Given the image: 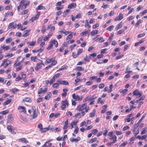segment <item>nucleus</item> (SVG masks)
<instances>
[{"label": "nucleus", "mask_w": 147, "mask_h": 147, "mask_svg": "<svg viewBox=\"0 0 147 147\" xmlns=\"http://www.w3.org/2000/svg\"><path fill=\"white\" fill-rule=\"evenodd\" d=\"M7 128L8 131L11 134H16V130L11 125H7Z\"/></svg>", "instance_id": "nucleus-1"}, {"label": "nucleus", "mask_w": 147, "mask_h": 147, "mask_svg": "<svg viewBox=\"0 0 147 147\" xmlns=\"http://www.w3.org/2000/svg\"><path fill=\"white\" fill-rule=\"evenodd\" d=\"M87 105L86 103H84L82 105H79L78 106L76 110L79 111H82L84 109L87 108Z\"/></svg>", "instance_id": "nucleus-2"}, {"label": "nucleus", "mask_w": 147, "mask_h": 147, "mask_svg": "<svg viewBox=\"0 0 147 147\" xmlns=\"http://www.w3.org/2000/svg\"><path fill=\"white\" fill-rule=\"evenodd\" d=\"M61 104L60 107L63 110L65 108L66 106H68L69 104L68 101L67 99L65 100L64 101L62 100L61 101Z\"/></svg>", "instance_id": "nucleus-3"}, {"label": "nucleus", "mask_w": 147, "mask_h": 147, "mask_svg": "<svg viewBox=\"0 0 147 147\" xmlns=\"http://www.w3.org/2000/svg\"><path fill=\"white\" fill-rule=\"evenodd\" d=\"M139 127L137 125H135L134 128L133 130V132L134 134V136H136L139 133Z\"/></svg>", "instance_id": "nucleus-4"}, {"label": "nucleus", "mask_w": 147, "mask_h": 147, "mask_svg": "<svg viewBox=\"0 0 147 147\" xmlns=\"http://www.w3.org/2000/svg\"><path fill=\"white\" fill-rule=\"evenodd\" d=\"M42 65L45 66L42 61L40 63H37L35 67L34 68L35 69L36 71H38L39 69L41 68L42 67Z\"/></svg>", "instance_id": "nucleus-5"}, {"label": "nucleus", "mask_w": 147, "mask_h": 147, "mask_svg": "<svg viewBox=\"0 0 147 147\" xmlns=\"http://www.w3.org/2000/svg\"><path fill=\"white\" fill-rule=\"evenodd\" d=\"M72 96L73 99H75L77 101L81 100L82 98V96L80 97L78 95L76 96L75 93L73 94L72 95Z\"/></svg>", "instance_id": "nucleus-6"}, {"label": "nucleus", "mask_w": 147, "mask_h": 147, "mask_svg": "<svg viewBox=\"0 0 147 147\" xmlns=\"http://www.w3.org/2000/svg\"><path fill=\"white\" fill-rule=\"evenodd\" d=\"M32 108L33 111L32 114L33 119H34L37 116V112L36 111L35 107L33 106L32 107Z\"/></svg>", "instance_id": "nucleus-7"}, {"label": "nucleus", "mask_w": 147, "mask_h": 147, "mask_svg": "<svg viewBox=\"0 0 147 147\" xmlns=\"http://www.w3.org/2000/svg\"><path fill=\"white\" fill-rule=\"evenodd\" d=\"M133 94L134 95L138 97H140L142 94L138 90H136L133 92Z\"/></svg>", "instance_id": "nucleus-8"}, {"label": "nucleus", "mask_w": 147, "mask_h": 147, "mask_svg": "<svg viewBox=\"0 0 147 147\" xmlns=\"http://www.w3.org/2000/svg\"><path fill=\"white\" fill-rule=\"evenodd\" d=\"M16 27V24L14 22L10 23L8 26V29H10L11 28L15 29Z\"/></svg>", "instance_id": "nucleus-9"}, {"label": "nucleus", "mask_w": 147, "mask_h": 147, "mask_svg": "<svg viewBox=\"0 0 147 147\" xmlns=\"http://www.w3.org/2000/svg\"><path fill=\"white\" fill-rule=\"evenodd\" d=\"M20 112H23L26 113V111L25 107L22 106H20L18 108Z\"/></svg>", "instance_id": "nucleus-10"}, {"label": "nucleus", "mask_w": 147, "mask_h": 147, "mask_svg": "<svg viewBox=\"0 0 147 147\" xmlns=\"http://www.w3.org/2000/svg\"><path fill=\"white\" fill-rule=\"evenodd\" d=\"M39 15V13H37L34 16L32 17L30 19V21L32 22L35 20H37L38 19Z\"/></svg>", "instance_id": "nucleus-11"}, {"label": "nucleus", "mask_w": 147, "mask_h": 147, "mask_svg": "<svg viewBox=\"0 0 147 147\" xmlns=\"http://www.w3.org/2000/svg\"><path fill=\"white\" fill-rule=\"evenodd\" d=\"M123 18V15L121 13H120L119 14L118 16L116 17L114 19V21H117L118 20H120Z\"/></svg>", "instance_id": "nucleus-12"}, {"label": "nucleus", "mask_w": 147, "mask_h": 147, "mask_svg": "<svg viewBox=\"0 0 147 147\" xmlns=\"http://www.w3.org/2000/svg\"><path fill=\"white\" fill-rule=\"evenodd\" d=\"M47 88H45L44 89L42 88H40L38 92V94H40L42 93H44V92H47Z\"/></svg>", "instance_id": "nucleus-13"}, {"label": "nucleus", "mask_w": 147, "mask_h": 147, "mask_svg": "<svg viewBox=\"0 0 147 147\" xmlns=\"http://www.w3.org/2000/svg\"><path fill=\"white\" fill-rule=\"evenodd\" d=\"M57 82L59 84H62L64 85H67L69 84V83L68 82L65 81V80H57Z\"/></svg>", "instance_id": "nucleus-14"}, {"label": "nucleus", "mask_w": 147, "mask_h": 147, "mask_svg": "<svg viewBox=\"0 0 147 147\" xmlns=\"http://www.w3.org/2000/svg\"><path fill=\"white\" fill-rule=\"evenodd\" d=\"M50 127L49 126L47 127L42 128L40 130L41 133H44L50 129Z\"/></svg>", "instance_id": "nucleus-15"}, {"label": "nucleus", "mask_w": 147, "mask_h": 147, "mask_svg": "<svg viewBox=\"0 0 147 147\" xmlns=\"http://www.w3.org/2000/svg\"><path fill=\"white\" fill-rule=\"evenodd\" d=\"M109 139L113 140V143H115L117 142V137L115 135H113V136L110 137Z\"/></svg>", "instance_id": "nucleus-16"}, {"label": "nucleus", "mask_w": 147, "mask_h": 147, "mask_svg": "<svg viewBox=\"0 0 147 147\" xmlns=\"http://www.w3.org/2000/svg\"><path fill=\"white\" fill-rule=\"evenodd\" d=\"M147 136L146 135H144L142 136H138L137 138L139 139H141V140H143L144 139H145V141H146L147 140L146 138H147Z\"/></svg>", "instance_id": "nucleus-17"}, {"label": "nucleus", "mask_w": 147, "mask_h": 147, "mask_svg": "<svg viewBox=\"0 0 147 147\" xmlns=\"http://www.w3.org/2000/svg\"><path fill=\"white\" fill-rule=\"evenodd\" d=\"M76 5L75 3H72L69 4L68 6V8H74L76 7Z\"/></svg>", "instance_id": "nucleus-18"}, {"label": "nucleus", "mask_w": 147, "mask_h": 147, "mask_svg": "<svg viewBox=\"0 0 147 147\" xmlns=\"http://www.w3.org/2000/svg\"><path fill=\"white\" fill-rule=\"evenodd\" d=\"M80 139V137H78L76 138H70V140L71 142H77L79 141Z\"/></svg>", "instance_id": "nucleus-19"}, {"label": "nucleus", "mask_w": 147, "mask_h": 147, "mask_svg": "<svg viewBox=\"0 0 147 147\" xmlns=\"http://www.w3.org/2000/svg\"><path fill=\"white\" fill-rule=\"evenodd\" d=\"M68 119H67L66 120V121L64 123V126L63 127V129H67L68 127Z\"/></svg>", "instance_id": "nucleus-20"}, {"label": "nucleus", "mask_w": 147, "mask_h": 147, "mask_svg": "<svg viewBox=\"0 0 147 147\" xmlns=\"http://www.w3.org/2000/svg\"><path fill=\"white\" fill-rule=\"evenodd\" d=\"M30 31V30H26L24 32V34L22 36L23 37H26L29 35V32Z\"/></svg>", "instance_id": "nucleus-21"}, {"label": "nucleus", "mask_w": 147, "mask_h": 147, "mask_svg": "<svg viewBox=\"0 0 147 147\" xmlns=\"http://www.w3.org/2000/svg\"><path fill=\"white\" fill-rule=\"evenodd\" d=\"M30 3V1H27L26 3H24L22 4V8L23 9H25L26 7V6L28 5H29Z\"/></svg>", "instance_id": "nucleus-22"}, {"label": "nucleus", "mask_w": 147, "mask_h": 147, "mask_svg": "<svg viewBox=\"0 0 147 147\" xmlns=\"http://www.w3.org/2000/svg\"><path fill=\"white\" fill-rule=\"evenodd\" d=\"M19 141H20L23 143H27L28 142L27 140L24 138L20 139L19 140Z\"/></svg>", "instance_id": "nucleus-23"}, {"label": "nucleus", "mask_w": 147, "mask_h": 147, "mask_svg": "<svg viewBox=\"0 0 147 147\" xmlns=\"http://www.w3.org/2000/svg\"><path fill=\"white\" fill-rule=\"evenodd\" d=\"M14 94L17 93L19 91V89H17L16 88H12L10 90Z\"/></svg>", "instance_id": "nucleus-24"}, {"label": "nucleus", "mask_w": 147, "mask_h": 147, "mask_svg": "<svg viewBox=\"0 0 147 147\" xmlns=\"http://www.w3.org/2000/svg\"><path fill=\"white\" fill-rule=\"evenodd\" d=\"M11 63V61L9 60H8L7 59V61L5 63L4 66V68H5L7 67Z\"/></svg>", "instance_id": "nucleus-25"}, {"label": "nucleus", "mask_w": 147, "mask_h": 147, "mask_svg": "<svg viewBox=\"0 0 147 147\" xmlns=\"http://www.w3.org/2000/svg\"><path fill=\"white\" fill-rule=\"evenodd\" d=\"M51 96V92H49L47 93V95L45 97V98L46 100H49Z\"/></svg>", "instance_id": "nucleus-26"}, {"label": "nucleus", "mask_w": 147, "mask_h": 147, "mask_svg": "<svg viewBox=\"0 0 147 147\" xmlns=\"http://www.w3.org/2000/svg\"><path fill=\"white\" fill-rule=\"evenodd\" d=\"M45 7L43 6L41 4L39 6L36 7L37 10H41L42 9H45Z\"/></svg>", "instance_id": "nucleus-27"}, {"label": "nucleus", "mask_w": 147, "mask_h": 147, "mask_svg": "<svg viewBox=\"0 0 147 147\" xmlns=\"http://www.w3.org/2000/svg\"><path fill=\"white\" fill-rule=\"evenodd\" d=\"M122 23L121 22L115 28V30H117L119 29L120 28L122 27Z\"/></svg>", "instance_id": "nucleus-28"}, {"label": "nucleus", "mask_w": 147, "mask_h": 147, "mask_svg": "<svg viewBox=\"0 0 147 147\" xmlns=\"http://www.w3.org/2000/svg\"><path fill=\"white\" fill-rule=\"evenodd\" d=\"M55 59V58L54 57L52 58L49 59H48L46 60L45 62L49 64L50 63L52 62Z\"/></svg>", "instance_id": "nucleus-29"}, {"label": "nucleus", "mask_w": 147, "mask_h": 147, "mask_svg": "<svg viewBox=\"0 0 147 147\" xmlns=\"http://www.w3.org/2000/svg\"><path fill=\"white\" fill-rule=\"evenodd\" d=\"M38 60H39L36 56L31 57V60L34 62H37Z\"/></svg>", "instance_id": "nucleus-30"}, {"label": "nucleus", "mask_w": 147, "mask_h": 147, "mask_svg": "<svg viewBox=\"0 0 147 147\" xmlns=\"http://www.w3.org/2000/svg\"><path fill=\"white\" fill-rule=\"evenodd\" d=\"M77 121H75L73 122H71L70 124L71 127H70L71 129H72L73 127V126L76 125L77 124Z\"/></svg>", "instance_id": "nucleus-31"}, {"label": "nucleus", "mask_w": 147, "mask_h": 147, "mask_svg": "<svg viewBox=\"0 0 147 147\" xmlns=\"http://www.w3.org/2000/svg\"><path fill=\"white\" fill-rule=\"evenodd\" d=\"M127 89H125L123 90H119V92H120L122 93L123 95H124L127 92Z\"/></svg>", "instance_id": "nucleus-32"}, {"label": "nucleus", "mask_w": 147, "mask_h": 147, "mask_svg": "<svg viewBox=\"0 0 147 147\" xmlns=\"http://www.w3.org/2000/svg\"><path fill=\"white\" fill-rule=\"evenodd\" d=\"M98 31L97 30L92 31L91 32L90 34L92 36H93L95 34H98Z\"/></svg>", "instance_id": "nucleus-33"}, {"label": "nucleus", "mask_w": 147, "mask_h": 147, "mask_svg": "<svg viewBox=\"0 0 147 147\" xmlns=\"http://www.w3.org/2000/svg\"><path fill=\"white\" fill-rule=\"evenodd\" d=\"M69 11L70 10L68 9L66 10V11H65L63 13V16L65 17L67 15Z\"/></svg>", "instance_id": "nucleus-34"}, {"label": "nucleus", "mask_w": 147, "mask_h": 147, "mask_svg": "<svg viewBox=\"0 0 147 147\" xmlns=\"http://www.w3.org/2000/svg\"><path fill=\"white\" fill-rule=\"evenodd\" d=\"M9 111L8 110H6L0 112V114L3 115H4L7 114L9 113Z\"/></svg>", "instance_id": "nucleus-35"}, {"label": "nucleus", "mask_w": 147, "mask_h": 147, "mask_svg": "<svg viewBox=\"0 0 147 147\" xmlns=\"http://www.w3.org/2000/svg\"><path fill=\"white\" fill-rule=\"evenodd\" d=\"M23 101L24 102H31V100L30 98L26 97L23 100Z\"/></svg>", "instance_id": "nucleus-36"}, {"label": "nucleus", "mask_w": 147, "mask_h": 147, "mask_svg": "<svg viewBox=\"0 0 147 147\" xmlns=\"http://www.w3.org/2000/svg\"><path fill=\"white\" fill-rule=\"evenodd\" d=\"M142 21L141 19H139L137 21V22L135 24V26L136 27L138 26L139 24L142 23Z\"/></svg>", "instance_id": "nucleus-37"}, {"label": "nucleus", "mask_w": 147, "mask_h": 147, "mask_svg": "<svg viewBox=\"0 0 147 147\" xmlns=\"http://www.w3.org/2000/svg\"><path fill=\"white\" fill-rule=\"evenodd\" d=\"M146 127L143 128L142 129L141 134H143L146 133L147 131L146 130Z\"/></svg>", "instance_id": "nucleus-38"}, {"label": "nucleus", "mask_w": 147, "mask_h": 147, "mask_svg": "<svg viewBox=\"0 0 147 147\" xmlns=\"http://www.w3.org/2000/svg\"><path fill=\"white\" fill-rule=\"evenodd\" d=\"M12 40V39L11 38H7L5 40V43L7 44L9 43Z\"/></svg>", "instance_id": "nucleus-39"}, {"label": "nucleus", "mask_w": 147, "mask_h": 147, "mask_svg": "<svg viewBox=\"0 0 147 147\" xmlns=\"http://www.w3.org/2000/svg\"><path fill=\"white\" fill-rule=\"evenodd\" d=\"M36 43V41H32L29 43V45L31 46H34L35 45Z\"/></svg>", "instance_id": "nucleus-40"}, {"label": "nucleus", "mask_w": 147, "mask_h": 147, "mask_svg": "<svg viewBox=\"0 0 147 147\" xmlns=\"http://www.w3.org/2000/svg\"><path fill=\"white\" fill-rule=\"evenodd\" d=\"M52 41L53 42V44H54L55 47H57L58 46V43L57 41L55 40H52Z\"/></svg>", "instance_id": "nucleus-41"}, {"label": "nucleus", "mask_w": 147, "mask_h": 147, "mask_svg": "<svg viewBox=\"0 0 147 147\" xmlns=\"http://www.w3.org/2000/svg\"><path fill=\"white\" fill-rule=\"evenodd\" d=\"M109 89L108 90V92L110 93L112 91V88L113 87V86L112 84H111L109 86Z\"/></svg>", "instance_id": "nucleus-42"}, {"label": "nucleus", "mask_w": 147, "mask_h": 147, "mask_svg": "<svg viewBox=\"0 0 147 147\" xmlns=\"http://www.w3.org/2000/svg\"><path fill=\"white\" fill-rule=\"evenodd\" d=\"M11 99H9L6 101L5 102H4V105H6L8 104L11 102Z\"/></svg>", "instance_id": "nucleus-43"}, {"label": "nucleus", "mask_w": 147, "mask_h": 147, "mask_svg": "<svg viewBox=\"0 0 147 147\" xmlns=\"http://www.w3.org/2000/svg\"><path fill=\"white\" fill-rule=\"evenodd\" d=\"M127 144V141L121 144L119 146V147H124Z\"/></svg>", "instance_id": "nucleus-44"}, {"label": "nucleus", "mask_w": 147, "mask_h": 147, "mask_svg": "<svg viewBox=\"0 0 147 147\" xmlns=\"http://www.w3.org/2000/svg\"><path fill=\"white\" fill-rule=\"evenodd\" d=\"M60 75V74L59 73L56 74L53 76V78L55 80L56 78L59 77Z\"/></svg>", "instance_id": "nucleus-45"}, {"label": "nucleus", "mask_w": 147, "mask_h": 147, "mask_svg": "<svg viewBox=\"0 0 147 147\" xmlns=\"http://www.w3.org/2000/svg\"><path fill=\"white\" fill-rule=\"evenodd\" d=\"M76 69L78 71H84V69H82L81 67L78 66L76 67Z\"/></svg>", "instance_id": "nucleus-46"}, {"label": "nucleus", "mask_w": 147, "mask_h": 147, "mask_svg": "<svg viewBox=\"0 0 147 147\" xmlns=\"http://www.w3.org/2000/svg\"><path fill=\"white\" fill-rule=\"evenodd\" d=\"M114 26L113 25H111L109 26L107 28V30L110 31H111L114 28Z\"/></svg>", "instance_id": "nucleus-47"}, {"label": "nucleus", "mask_w": 147, "mask_h": 147, "mask_svg": "<svg viewBox=\"0 0 147 147\" xmlns=\"http://www.w3.org/2000/svg\"><path fill=\"white\" fill-rule=\"evenodd\" d=\"M96 139L97 138H95L92 139H91L89 140V142L90 143H92L95 141L96 140Z\"/></svg>", "instance_id": "nucleus-48"}, {"label": "nucleus", "mask_w": 147, "mask_h": 147, "mask_svg": "<svg viewBox=\"0 0 147 147\" xmlns=\"http://www.w3.org/2000/svg\"><path fill=\"white\" fill-rule=\"evenodd\" d=\"M50 129L49 130H52V131H54L55 130H56V131H59V128L58 127L56 128H54L53 127L52 128L50 127Z\"/></svg>", "instance_id": "nucleus-49"}, {"label": "nucleus", "mask_w": 147, "mask_h": 147, "mask_svg": "<svg viewBox=\"0 0 147 147\" xmlns=\"http://www.w3.org/2000/svg\"><path fill=\"white\" fill-rule=\"evenodd\" d=\"M97 77L96 76H93L90 77L89 80H96L97 79Z\"/></svg>", "instance_id": "nucleus-50"}, {"label": "nucleus", "mask_w": 147, "mask_h": 147, "mask_svg": "<svg viewBox=\"0 0 147 147\" xmlns=\"http://www.w3.org/2000/svg\"><path fill=\"white\" fill-rule=\"evenodd\" d=\"M145 35V33H143L142 34H140L138 35V38H140L142 37H143Z\"/></svg>", "instance_id": "nucleus-51"}, {"label": "nucleus", "mask_w": 147, "mask_h": 147, "mask_svg": "<svg viewBox=\"0 0 147 147\" xmlns=\"http://www.w3.org/2000/svg\"><path fill=\"white\" fill-rule=\"evenodd\" d=\"M83 50L82 49H79L77 51L78 54L79 55L83 52Z\"/></svg>", "instance_id": "nucleus-52"}, {"label": "nucleus", "mask_w": 147, "mask_h": 147, "mask_svg": "<svg viewBox=\"0 0 147 147\" xmlns=\"http://www.w3.org/2000/svg\"><path fill=\"white\" fill-rule=\"evenodd\" d=\"M98 130L97 129H93L92 131V133L94 135H95L98 132Z\"/></svg>", "instance_id": "nucleus-53"}, {"label": "nucleus", "mask_w": 147, "mask_h": 147, "mask_svg": "<svg viewBox=\"0 0 147 147\" xmlns=\"http://www.w3.org/2000/svg\"><path fill=\"white\" fill-rule=\"evenodd\" d=\"M79 131V128L78 127H75L74 131V133L75 134H77L78 133V132Z\"/></svg>", "instance_id": "nucleus-54"}, {"label": "nucleus", "mask_w": 147, "mask_h": 147, "mask_svg": "<svg viewBox=\"0 0 147 147\" xmlns=\"http://www.w3.org/2000/svg\"><path fill=\"white\" fill-rule=\"evenodd\" d=\"M78 55V53L76 54L75 53H72V56L74 58H76Z\"/></svg>", "instance_id": "nucleus-55"}, {"label": "nucleus", "mask_w": 147, "mask_h": 147, "mask_svg": "<svg viewBox=\"0 0 147 147\" xmlns=\"http://www.w3.org/2000/svg\"><path fill=\"white\" fill-rule=\"evenodd\" d=\"M14 55V54H13L12 53H8L7 54V55H5V57H12Z\"/></svg>", "instance_id": "nucleus-56"}, {"label": "nucleus", "mask_w": 147, "mask_h": 147, "mask_svg": "<svg viewBox=\"0 0 147 147\" xmlns=\"http://www.w3.org/2000/svg\"><path fill=\"white\" fill-rule=\"evenodd\" d=\"M28 10L26 9V10H25L24 11H23L21 13V14L22 15H25L28 12Z\"/></svg>", "instance_id": "nucleus-57"}, {"label": "nucleus", "mask_w": 147, "mask_h": 147, "mask_svg": "<svg viewBox=\"0 0 147 147\" xmlns=\"http://www.w3.org/2000/svg\"><path fill=\"white\" fill-rule=\"evenodd\" d=\"M95 113L94 112H92L89 113V116L90 117H92L95 115Z\"/></svg>", "instance_id": "nucleus-58"}, {"label": "nucleus", "mask_w": 147, "mask_h": 147, "mask_svg": "<svg viewBox=\"0 0 147 147\" xmlns=\"http://www.w3.org/2000/svg\"><path fill=\"white\" fill-rule=\"evenodd\" d=\"M46 31V29H45V26H43L42 27V33H44Z\"/></svg>", "instance_id": "nucleus-59"}, {"label": "nucleus", "mask_w": 147, "mask_h": 147, "mask_svg": "<svg viewBox=\"0 0 147 147\" xmlns=\"http://www.w3.org/2000/svg\"><path fill=\"white\" fill-rule=\"evenodd\" d=\"M59 83L58 84L57 83H55L53 84V87L54 88H56L58 87L59 85Z\"/></svg>", "instance_id": "nucleus-60"}, {"label": "nucleus", "mask_w": 147, "mask_h": 147, "mask_svg": "<svg viewBox=\"0 0 147 147\" xmlns=\"http://www.w3.org/2000/svg\"><path fill=\"white\" fill-rule=\"evenodd\" d=\"M44 49V47H40V48L39 49L37 50V51L38 52L40 53V52H42L43 51Z\"/></svg>", "instance_id": "nucleus-61"}, {"label": "nucleus", "mask_w": 147, "mask_h": 147, "mask_svg": "<svg viewBox=\"0 0 147 147\" xmlns=\"http://www.w3.org/2000/svg\"><path fill=\"white\" fill-rule=\"evenodd\" d=\"M99 26V24H96L92 26V28L93 29H95Z\"/></svg>", "instance_id": "nucleus-62"}, {"label": "nucleus", "mask_w": 147, "mask_h": 147, "mask_svg": "<svg viewBox=\"0 0 147 147\" xmlns=\"http://www.w3.org/2000/svg\"><path fill=\"white\" fill-rule=\"evenodd\" d=\"M72 37H73V36L72 34H69L66 37V39L67 40H68L69 39L72 38Z\"/></svg>", "instance_id": "nucleus-63"}, {"label": "nucleus", "mask_w": 147, "mask_h": 147, "mask_svg": "<svg viewBox=\"0 0 147 147\" xmlns=\"http://www.w3.org/2000/svg\"><path fill=\"white\" fill-rule=\"evenodd\" d=\"M52 62V63L51 64L52 66H54L56 65V64L57 63V61H55V59Z\"/></svg>", "instance_id": "nucleus-64"}]
</instances>
